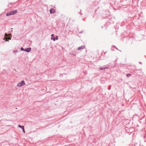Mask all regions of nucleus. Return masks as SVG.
<instances>
[{"instance_id": "39448f33", "label": "nucleus", "mask_w": 146, "mask_h": 146, "mask_svg": "<svg viewBox=\"0 0 146 146\" xmlns=\"http://www.w3.org/2000/svg\"><path fill=\"white\" fill-rule=\"evenodd\" d=\"M84 46H82L80 47H78V50H80L81 49H84Z\"/></svg>"}, {"instance_id": "1a4fd4ad", "label": "nucleus", "mask_w": 146, "mask_h": 146, "mask_svg": "<svg viewBox=\"0 0 146 146\" xmlns=\"http://www.w3.org/2000/svg\"><path fill=\"white\" fill-rule=\"evenodd\" d=\"M10 15H11V12H10V13H7L6 14V15L7 16H10Z\"/></svg>"}, {"instance_id": "0eeeda50", "label": "nucleus", "mask_w": 146, "mask_h": 146, "mask_svg": "<svg viewBox=\"0 0 146 146\" xmlns=\"http://www.w3.org/2000/svg\"><path fill=\"white\" fill-rule=\"evenodd\" d=\"M107 68H108L107 67H101V68H100V70H105V69H107Z\"/></svg>"}, {"instance_id": "f257e3e1", "label": "nucleus", "mask_w": 146, "mask_h": 146, "mask_svg": "<svg viewBox=\"0 0 146 146\" xmlns=\"http://www.w3.org/2000/svg\"><path fill=\"white\" fill-rule=\"evenodd\" d=\"M25 85V81L22 80L20 82L17 84V86L19 87H20Z\"/></svg>"}, {"instance_id": "2eb2a0df", "label": "nucleus", "mask_w": 146, "mask_h": 146, "mask_svg": "<svg viewBox=\"0 0 146 146\" xmlns=\"http://www.w3.org/2000/svg\"><path fill=\"white\" fill-rule=\"evenodd\" d=\"M17 52V51H15V52L16 53V52Z\"/></svg>"}, {"instance_id": "20e7f679", "label": "nucleus", "mask_w": 146, "mask_h": 146, "mask_svg": "<svg viewBox=\"0 0 146 146\" xmlns=\"http://www.w3.org/2000/svg\"><path fill=\"white\" fill-rule=\"evenodd\" d=\"M55 10L53 9H51L50 10V13L51 14L52 13H55Z\"/></svg>"}, {"instance_id": "dca6fc26", "label": "nucleus", "mask_w": 146, "mask_h": 146, "mask_svg": "<svg viewBox=\"0 0 146 146\" xmlns=\"http://www.w3.org/2000/svg\"><path fill=\"white\" fill-rule=\"evenodd\" d=\"M53 38H52H52H51V39H52H52H53Z\"/></svg>"}, {"instance_id": "4468645a", "label": "nucleus", "mask_w": 146, "mask_h": 146, "mask_svg": "<svg viewBox=\"0 0 146 146\" xmlns=\"http://www.w3.org/2000/svg\"><path fill=\"white\" fill-rule=\"evenodd\" d=\"M128 75L130 76V74H128L127 75V76H128Z\"/></svg>"}, {"instance_id": "9b49d317", "label": "nucleus", "mask_w": 146, "mask_h": 146, "mask_svg": "<svg viewBox=\"0 0 146 146\" xmlns=\"http://www.w3.org/2000/svg\"><path fill=\"white\" fill-rule=\"evenodd\" d=\"M20 49L21 51H25V49H24L23 47L21 48Z\"/></svg>"}, {"instance_id": "423d86ee", "label": "nucleus", "mask_w": 146, "mask_h": 146, "mask_svg": "<svg viewBox=\"0 0 146 146\" xmlns=\"http://www.w3.org/2000/svg\"><path fill=\"white\" fill-rule=\"evenodd\" d=\"M17 11L16 10H15L14 11H12L11 12V15H14V14L16 13H17Z\"/></svg>"}, {"instance_id": "7ed1b4c3", "label": "nucleus", "mask_w": 146, "mask_h": 146, "mask_svg": "<svg viewBox=\"0 0 146 146\" xmlns=\"http://www.w3.org/2000/svg\"><path fill=\"white\" fill-rule=\"evenodd\" d=\"M31 50V48H28L25 49V51L27 52H29Z\"/></svg>"}, {"instance_id": "6e6552de", "label": "nucleus", "mask_w": 146, "mask_h": 146, "mask_svg": "<svg viewBox=\"0 0 146 146\" xmlns=\"http://www.w3.org/2000/svg\"><path fill=\"white\" fill-rule=\"evenodd\" d=\"M58 36H56V37H55V38H53V40L54 41H55V40L56 39V40H58Z\"/></svg>"}, {"instance_id": "f8f14e48", "label": "nucleus", "mask_w": 146, "mask_h": 146, "mask_svg": "<svg viewBox=\"0 0 146 146\" xmlns=\"http://www.w3.org/2000/svg\"><path fill=\"white\" fill-rule=\"evenodd\" d=\"M23 129V132L24 133H25V130H24V128H23V129Z\"/></svg>"}, {"instance_id": "9d476101", "label": "nucleus", "mask_w": 146, "mask_h": 146, "mask_svg": "<svg viewBox=\"0 0 146 146\" xmlns=\"http://www.w3.org/2000/svg\"><path fill=\"white\" fill-rule=\"evenodd\" d=\"M19 127L21 128L22 129H23V128H24V126H21V125H19Z\"/></svg>"}, {"instance_id": "ddd939ff", "label": "nucleus", "mask_w": 146, "mask_h": 146, "mask_svg": "<svg viewBox=\"0 0 146 146\" xmlns=\"http://www.w3.org/2000/svg\"><path fill=\"white\" fill-rule=\"evenodd\" d=\"M51 36H52V37H53L54 36V35L53 34H52L51 35Z\"/></svg>"}, {"instance_id": "f03ea898", "label": "nucleus", "mask_w": 146, "mask_h": 146, "mask_svg": "<svg viewBox=\"0 0 146 146\" xmlns=\"http://www.w3.org/2000/svg\"><path fill=\"white\" fill-rule=\"evenodd\" d=\"M5 36L6 37L5 38V39H6V41H8V40L7 39L11 40V34H10L9 35H7L6 33L5 34Z\"/></svg>"}]
</instances>
